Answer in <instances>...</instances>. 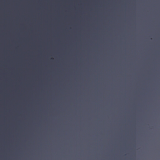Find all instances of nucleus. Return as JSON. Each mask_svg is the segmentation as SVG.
<instances>
[{"instance_id": "obj_1", "label": "nucleus", "mask_w": 160, "mask_h": 160, "mask_svg": "<svg viewBox=\"0 0 160 160\" xmlns=\"http://www.w3.org/2000/svg\"><path fill=\"white\" fill-rule=\"evenodd\" d=\"M129 12H130V8H129V5H128V23H129ZM128 28H129V25L128 24Z\"/></svg>"}, {"instance_id": "obj_2", "label": "nucleus", "mask_w": 160, "mask_h": 160, "mask_svg": "<svg viewBox=\"0 0 160 160\" xmlns=\"http://www.w3.org/2000/svg\"><path fill=\"white\" fill-rule=\"evenodd\" d=\"M129 139V128H128V139ZM129 142H128V148H129Z\"/></svg>"}, {"instance_id": "obj_3", "label": "nucleus", "mask_w": 160, "mask_h": 160, "mask_svg": "<svg viewBox=\"0 0 160 160\" xmlns=\"http://www.w3.org/2000/svg\"><path fill=\"white\" fill-rule=\"evenodd\" d=\"M130 4V0H128V5H129V4Z\"/></svg>"}, {"instance_id": "obj_4", "label": "nucleus", "mask_w": 160, "mask_h": 160, "mask_svg": "<svg viewBox=\"0 0 160 160\" xmlns=\"http://www.w3.org/2000/svg\"><path fill=\"white\" fill-rule=\"evenodd\" d=\"M130 119V118H129V117H128V122H129V120Z\"/></svg>"}, {"instance_id": "obj_5", "label": "nucleus", "mask_w": 160, "mask_h": 160, "mask_svg": "<svg viewBox=\"0 0 160 160\" xmlns=\"http://www.w3.org/2000/svg\"><path fill=\"white\" fill-rule=\"evenodd\" d=\"M129 111H128V113H129Z\"/></svg>"}, {"instance_id": "obj_6", "label": "nucleus", "mask_w": 160, "mask_h": 160, "mask_svg": "<svg viewBox=\"0 0 160 160\" xmlns=\"http://www.w3.org/2000/svg\"><path fill=\"white\" fill-rule=\"evenodd\" d=\"M128 34L129 35V32H128Z\"/></svg>"}]
</instances>
